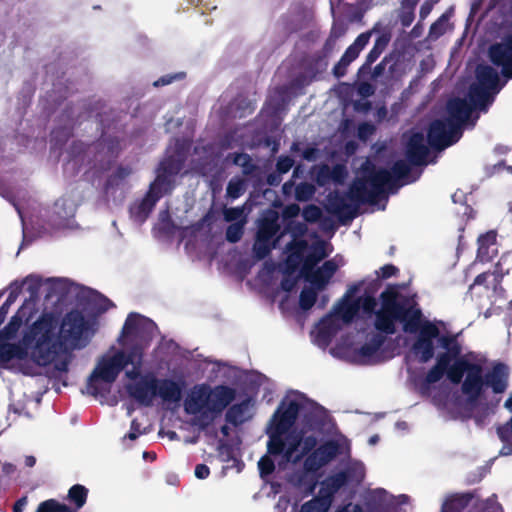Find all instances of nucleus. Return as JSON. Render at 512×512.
Instances as JSON below:
<instances>
[{"mask_svg":"<svg viewBox=\"0 0 512 512\" xmlns=\"http://www.w3.org/2000/svg\"><path fill=\"white\" fill-rule=\"evenodd\" d=\"M96 327L94 317H85L80 312L68 314L60 327L52 317H43L25 336L24 349L10 343L0 346V361L8 364L30 356L40 365L54 363L56 368L63 369L68 352L86 345Z\"/></svg>","mask_w":512,"mask_h":512,"instance_id":"1","label":"nucleus"},{"mask_svg":"<svg viewBox=\"0 0 512 512\" xmlns=\"http://www.w3.org/2000/svg\"><path fill=\"white\" fill-rule=\"evenodd\" d=\"M478 84L474 86L470 94V102L454 100L448 104L450 118L447 122H434L429 130L428 139L420 133H413L407 141V153L414 163H421L427 152V144L436 148L451 145L457 134L458 126L470 115L493 90L498 81L497 73L489 66H480L477 69Z\"/></svg>","mask_w":512,"mask_h":512,"instance_id":"2","label":"nucleus"},{"mask_svg":"<svg viewBox=\"0 0 512 512\" xmlns=\"http://www.w3.org/2000/svg\"><path fill=\"white\" fill-rule=\"evenodd\" d=\"M402 297L393 291L382 294V307L377 313L376 328L386 333L394 332L396 322L403 323L406 332L415 333L413 355L422 362L428 361L434 352L435 344H446V339L439 336L437 327L421 318L420 311L412 301L402 303Z\"/></svg>","mask_w":512,"mask_h":512,"instance_id":"3","label":"nucleus"},{"mask_svg":"<svg viewBox=\"0 0 512 512\" xmlns=\"http://www.w3.org/2000/svg\"><path fill=\"white\" fill-rule=\"evenodd\" d=\"M444 372L456 383L465 373L463 392L471 399L479 397L486 386H490L495 393H501L507 387L508 368L504 364H496L483 380L480 365L472 361L470 356L458 357L454 349H449L446 355L440 357L436 367L429 372L427 380L435 382Z\"/></svg>","mask_w":512,"mask_h":512,"instance_id":"4","label":"nucleus"},{"mask_svg":"<svg viewBox=\"0 0 512 512\" xmlns=\"http://www.w3.org/2000/svg\"><path fill=\"white\" fill-rule=\"evenodd\" d=\"M328 244L312 234L295 238L287 249L285 273L294 279L305 276L306 280L318 288H323L343 264L342 259L334 258L325 262L316 272L312 267L329 254Z\"/></svg>","mask_w":512,"mask_h":512,"instance_id":"5","label":"nucleus"},{"mask_svg":"<svg viewBox=\"0 0 512 512\" xmlns=\"http://www.w3.org/2000/svg\"><path fill=\"white\" fill-rule=\"evenodd\" d=\"M299 409L298 397H287L281 403L268 427L270 455L282 456L288 462H296L315 445V439L311 434L297 431L287 433Z\"/></svg>","mask_w":512,"mask_h":512,"instance_id":"6","label":"nucleus"},{"mask_svg":"<svg viewBox=\"0 0 512 512\" xmlns=\"http://www.w3.org/2000/svg\"><path fill=\"white\" fill-rule=\"evenodd\" d=\"M375 307V300L367 293H361L359 287L350 288L343 298L333 307L313 330V339L317 345L326 347L345 324L361 314H369Z\"/></svg>","mask_w":512,"mask_h":512,"instance_id":"7","label":"nucleus"},{"mask_svg":"<svg viewBox=\"0 0 512 512\" xmlns=\"http://www.w3.org/2000/svg\"><path fill=\"white\" fill-rule=\"evenodd\" d=\"M141 363L142 356L138 350H133L128 355L117 351L109 352L98 361L90 377V388L97 393L105 391L121 369H125L127 377L135 379L140 373Z\"/></svg>","mask_w":512,"mask_h":512,"instance_id":"8","label":"nucleus"},{"mask_svg":"<svg viewBox=\"0 0 512 512\" xmlns=\"http://www.w3.org/2000/svg\"><path fill=\"white\" fill-rule=\"evenodd\" d=\"M232 390L225 387H217L213 390L206 386L194 387L185 401V409L188 413L196 415L204 424L221 412L232 400Z\"/></svg>","mask_w":512,"mask_h":512,"instance_id":"9","label":"nucleus"},{"mask_svg":"<svg viewBox=\"0 0 512 512\" xmlns=\"http://www.w3.org/2000/svg\"><path fill=\"white\" fill-rule=\"evenodd\" d=\"M180 171L181 161L179 158H170L161 163L157 170L156 179L151 184L150 190L141 204L143 218L146 217L161 197L172 191Z\"/></svg>","mask_w":512,"mask_h":512,"instance_id":"10","label":"nucleus"},{"mask_svg":"<svg viewBox=\"0 0 512 512\" xmlns=\"http://www.w3.org/2000/svg\"><path fill=\"white\" fill-rule=\"evenodd\" d=\"M381 343L378 339L372 345H360V343L350 339V336H342L332 347L333 355L345 358L357 363H371L375 361L376 351Z\"/></svg>","mask_w":512,"mask_h":512,"instance_id":"11","label":"nucleus"},{"mask_svg":"<svg viewBox=\"0 0 512 512\" xmlns=\"http://www.w3.org/2000/svg\"><path fill=\"white\" fill-rule=\"evenodd\" d=\"M349 445L346 439L339 438L336 442H327L318 447L305 461L308 470H315L326 464L337 454L346 453Z\"/></svg>","mask_w":512,"mask_h":512,"instance_id":"12","label":"nucleus"},{"mask_svg":"<svg viewBox=\"0 0 512 512\" xmlns=\"http://www.w3.org/2000/svg\"><path fill=\"white\" fill-rule=\"evenodd\" d=\"M344 483V476L330 478L321 483L318 496L302 506L301 512H326L331 504V496Z\"/></svg>","mask_w":512,"mask_h":512,"instance_id":"13","label":"nucleus"},{"mask_svg":"<svg viewBox=\"0 0 512 512\" xmlns=\"http://www.w3.org/2000/svg\"><path fill=\"white\" fill-rule=\"evenodd\" d=\"M153 330L154 324L149 319L138 314H130L122 330V339L124 344H126L128 338L146 340L148 334Z\"/></svg>","mask_w":512,"mask_h":512,"instance_id":"14","label":"nucleus"},{"mask_svg":"<svg viewBox=\"0 0 512 512\" xmlns=\"http://www.w3.org/2000/svg\"><path fill=\"white\" fill-rule=\"evenodd\" d=\"M390 180L388 172L380 171L366 180L359 179L355 182L352 192L358 199H365L367 195L379 191Z\"/></svg>","mask_w":512,"mask_h":512,"instance_id":"15","label":"nucleus"},{"mask_svg":"<svg viewBox=\"0 0 512 512\" xmlns=\"http://www.w3.org/2000/svg\"><path fill=\"white\" fill-rule=\"evenodd\" d=\"M276 215L272 213L270 218L260 223L257 240L254 245V250L258 257H264L271 249L270 240L277 231Z\"/></svg>","mask_w":512,"mask_h":512,"instance_id":"16","label":"nucleus"},{"mask_svg":"<svg viewBox=\"0 0 512 512\" xmlns=\"http://www.w3.org/2000/svg\"><path fill=\"white\" fill-rule=\"evenodd\" d=\"M492 62L502 67V72L507 77H512V39L509 44L494 45L490 49Z\"/></svg>","mask_w":512,"mask_h":512,"instance_id":"17","label":"nucleus"},{"mask_svg":"<svg viewBox=\"0 0 512 512\" xmlns=\"http://www.w3.org/2000/svg\"><path fill=\"white\" fill-rule=\"evenodd\" d=\"M369 37V34H361L358 36L355 42L346 50L341 59V63L348 64L353 61L358 56L359 52L367 45Z\"/></svg>","mask_w":512,"mask_h":512,"instance_id":"18","label":"nucleus"},{"mask_svg":"<svg viewBox=\"0 0 512 512\" xmlns=\"http://www.w3.org/2000/svg\"><path fill=\"white\" fill-rule=\"evenodd\" d=\"M252 404L250 401L240 406H234L230 409L228 417L234 423H242L251 416Z\"/></svg>","mask_w":512,"mask_h":512,"instance_id":"19","label":"nucleus"},{"mask_svg":"<svg viewBox=\"0 0 512 512\" xmlns=\"http://www.w3.org/2000/svg\"><path fill=\"white\" fill-rule=\"evenodd\" d=\"M308 283L309 285L303 288L300 295V306L303 309H309L313 306L316 300L317 291L321 289L316 285L311 284L310 282Z\"/></svg>","mask_w":512,"mask_h":512,"instance_id":"20","label":"nucleus"},{"mask_svg":"<svg viewBox=\"0 0 512 512\" xmlns=\"http://www.w3.org/2000/svg\"><path fill=\"white\" fill-rule=\"evenodd\" d=\"M36 512H72L66 505L53 499L46 500L39 504Z\"/></svg>","mask_w":512,"mask_h":512,"instance_id":"21","label":"nucleus"},{"mask_svg":"<svg viewBox=\"0 0 512 512\" xmlns=\"http://www.w3.org/2000/svg\"><path fill=\"white\" fill-rule=\"evenodd\" d=\"M87 490L81 485H75L69 490V498L75 502L78 508L85 504Z\"/></svg>","mask_w":512,"mask_h":512,"instance_id":"22","label":"nucleus"},{"mask_svg":"<svg viewBox=\"0 0 512 512\" xmlns=\"http://www.w3.org/2000/svg\"><path fill=\"white\" fill-rule=\"evenodd\" d=\"M23 310H20L9 322L8 326L5 328V335L4 337L6 339H10L14 336V334L18 331L20 326L22 325L23 321Z\"/></svg>","mask_w":512,"mask_h":512,"instance_id":"23","label":"nucleus"},{"mask_svg":"<svg viewBox=\"0 0 512 512\" xmlns=\"http://www.w3.org/2000/svg\"><path fill=\"white\" fill-rule=\"evenodd\" d=\"M462 499L459 496H449L445 499L441 512H459Z\"/></svg>","mask_w":512,"mask_h":512,"instance_id":"24","label":"nucleus"},{"mask_svg":"<svg viewBox=\"0 0 512 512\" xmlns=\"http://www.w3.org/2000/svg\"><path fill=\"white\" fill-rule=\"evenodd\" d=\"M110 302L106 298L101 295L95 294L93 296V302L91 303V307L93 310H96L97 313L105 312L110 307Z\"/></svg>","mask_w":512,"mask_h":512,"instance_id":"25","label":"nucleus"},{"mask_svg":"<svg viewBox=\"0 0 512 512\" xmlns=\"http://www.w3.org/2000/svg\"><path fill=\"white\" fill-rule=\"evenodd\" d=\"M314 194V187L310 184H301L296 188L298 200H308Z\"/></svg>","mask_w":512,"mask_h":512,"instance_id":"26","label":"nucleus"},{"mask_svg":"<svg viewBox=\"0 0 512 512\" xmlns=\"http://www.w3.org/2000/svg\"><path fill=\"white\" fill-rule=\"evenodd\" d=\"M259 470L262 475L269 474L274 469V464L269 456H264L258 462Z\"/></svg>","mask_w":512,"mask_h":512,"instance_id":"27","label":"nucleus"},{"mask_svg":"<svg viewBox=\"0 0 512 512\" xmlns=\"http://www.w3.org/2000/svg\"><path fill=\"white\" fill-rule=\"evenodd\" d=\"M242 233V225L236 223L231 225L227 230V238L232 242L239 240Z\"/></svg>","mask_w":512,"mask_h":512,"instance_id":"28","label":"nucleus"},{"mask_svg":"<svg viewBox=\"0 0 512 512\" xmlns=\"http://www.w3.org/2000/svg\"><path fill=\"white\" fill-rule=\"evenodd\" d=\"M498 434L503 441H510L512 439V417L510 422L498 428Z\"/></svg>","mask_w":512,"mask_h":512,"instance_id":"29","label":"nucleus"},{"mask_svg":"<svg viewBox=\"0 0 512 512\" xmlns=\"http://www.w3.org/2000/svg\"><path fill=\"white\" fill-rule=\"evenodd\" d=\"M320 215L321 211L316 206H309L303 212V216L307 221H315L320 217Z\"/></svg>","mask_w":512,"mask_h":512,"instance_id":"30","label":"nucleus"},{"mask_svg":"<svg viewBox=\"0 0 512 512\" xmlns=\"http://www.w3.org/2000/svg\"><path fill=\"white\" fill-rule=\"evenodd\" d=\"M227 221L241 220L243 210L240 208H228L224 212Z\"/></svg>","mask_w":512,"mask_h":512,"instance_id":"31","label":"nucleus"},{"mask_svg":"<svg viewBox=\"0 0 512 512\" xmlns=\"http://www.w3.org/2000/svg\"><path fill=\"white\" fill-rule=\"evenodd\" d=\"M242 190V182L240 181H231L227 188V193L233 197L236 198L239 196L240 192Z\"/></svg>","mask_w":512,"mask_h":512,"instance_id":"32","label":"nucleus"},{"mask_svg":"<svg viewBox=\"0 0 512 512\" xmlns=\"http://www.w3.org/2000/svg\"><path fill=\"white\" fill-rule=\"evenodd\" d=\"M293 166V160L289 157L280 158L277 163V168L281 173H286Z\"/></svg>","mask_w":512,"mask_h":512,"instance_id":"33","label":"nucleus"},{"mask_svg":"<svg viewBox=\"0 0 512 512\" xmlns=\"http://www.w3.org/2000/svg\"><path fill=\"white\" fill-rule=\"evenodd\" d=\"M194 473L198 479H205L208 477L210 471L207 466L200 464L196 466Z\"/></svg>","mask_w":512,"mask_h":512,"instance_id":"34","label":"nucleus"},{"mask_svg":"<svg viewBox=\"0 0 512 512\" xmlns=\"http://www.w3.org/2000/svg\"><path fill=\"white\" fill-rule=\"evenodd\" d=\"M299 211H300L299 206H298V205L293 204V205L288 206V207L284 210V216H285L286 218H291V217H294V216L298 215Z\"/></svg>","mask_w":512,"mask_h":512,"instance_id":"35","label":"nucleus"},{"mask_svg":"<svg viewBox=\"0 0 512 512\" xmlns=\"http://www.w3.org/2000/svg\"><path fill=\"white\" fill-rule=\"evenodd\" d=\"M372 132H373V127L370 125H367V124L362 125L359 128V136L362 138L367 137Z\"/></svg>","mask_w":512,"mask_h":512,"instance_id":"36","label":"nucleus"},{"mask_svg":"<svg viewBox=\"0 0 512 512\" xmlns=\"http://www.w3.org/2000/svg\"><path fill=\"white\" fill-rule=\"evenodd\" d=\"M381 273L383 278H388L395 273V268L393 266H384L381 268Z\"/></svg>","mask_w":512,"mask_h":512,"instance_id":"37","label":"nucleus"},{"mask_svg":"<svg viewBox=\"0 0 512 512\" xmlns=\"http://www.w3.org/2000/svg\"><path fill=\"white\" fill-rule=\"evenodd\" d=\"M26 503H27V501H26V499H25V498H23V499L19 500V501L15 504V506H14V512H22V510H23V509L25 508V506H26Z\"/></svg>","mask_w":512,"mask_h":512,"instance_id":"38","label":"nucleus"},{"mask_svg":"<svg viewBox=\"0 0 512 512\" xmlns=\"http://www.w3.org/2000/svg\"><path fill=\"white\" fill-rule=\"evenodd\" d=\"M336 512H360V508L357 505L349 504L344 509Z\"/></svg>","mask_w":512,"mask_h":512,"instance_id":"39","label":"nucleus"},{"mask_svg":"<svg viewBox=\"0 0 512 512\" xmlns=\"http://www.w3.org/2000/svg\"><path fill=\"white\" fill-rule=\"evenodd\" d=\"M24 462L27 467H32L34 466L36 460L33 456H26Z\"/></svg>","mask_w":512,"mask_h":512,"instance_id":"40","label":"nucleus"},{"mask_svg":"<svg viewBox=\"0 0 512 512\" xmlns=\"http://www.w3.org/2000/svg\"><path fill=\"white\" fill-rule=\"evenodd\" d=\"M504 406L512 412V395L506 400Z\"/></svg>","mask_w":512,"mask_h":512,"instance_id":"41","label":"nucleus"},{"mask_svg":"<svg viewBox=\"0 0 512 512\" xmlns=\"http://www.w3.org/2000/svg\"><path fill=\"white\" fill-rule=\"evenodd\" d=\"M140 432H136L134 429L128 434L129 439L134 440L137 438Z\"/></svg>","mask_w":512,"mask_h":512,"instance_id":"42","label":"nucleus"},{"mask_svg":"<svg viewBox=\"0 0 512 512\" xmlns=\"http://www.w3.org/2000/svg\"><path fill=\"white\" fill-rule=\"evenodd\" d=\"M293 284H289L288 280L283 282V288L285 290H290L292 288Z\"/></svg>","mask_w":512,"mask_h":512,"instance_id":"43","label":"nucleus"},{"mask_svg":"<svg viewBox=\"0 0 512 512\" xmlns=\"http://www.w3.org/2000/svg\"><path fill=\"white\" fill-rule=\"evenodd\" d=\"M363 476V468L361 466H359V471H358V474H357V478H361Z\"/></svg>","mask_w":512,"mask_h":512,"instance_id":"44","label":"nucleus"},{"mask_svg":"<svg viewBox=\"0 0 512 512\" xmlns=\"http://www.w3.org/2000/svg\"><path fill=\"white\" fill-rule=\"evenodd\" d=\"M170 82H171V80H170V79H164V78H163V79H161V84H162V85L168 84V83H170Z\"/></svg>","mask_w":512,"mask_h":512,"instance_id":"45","label":"nucleus"},{"mask_svg":"<svg viewBox=\"0 0 512 512\" xmlns=\"http://www.w3.org/2000/svg\"><path fill=\"white\" fill-rule=\"evenodd\" d=\"M376 440H377V439H376V437H372V438L370 439V443H371V444H374V443H376Z\"/></svg>","mask_w":512,"mask_h":512,"instance_id":"46","label":"nucleus"},{"mask_svg":"<svg viewBox=\"0 0 512 512\" xmlns=\"http://www.w3.org/2000/svg\"><path fill=\"white\" fill-rule=\"evenodd\" d=\"M437 26H438V24H435L434 26H432V29H431V30H432V32H433V33H434V32H435V30L437 29Z\"/></svg>","mask_w":512,"mask_h":512,"instance_id":"47","label":"nucleus"},{"mask_svg":"<svg viewBox=\"0 0 512 512\" xmlns=\"http://www.w3.org/2000/svg\"><path fill=\"white\" fill-rule=\"evenodd\" d=\"M305 157H306L307 159H310V158H311V155H310L309 153H306V154H305Z\"/></svg>","mask_w":512,"mask_h":512,"instance_id":"48","label":"nucleus"},{"mask_svg":"<svg viewBox=\"0 0 512 512\" xmlns=\"http://www.w3.org/2000/svg\"><path fill=\"white\" fill-rule=\"evenodd\" d=\"M242 158H245V157L244 156L239 157L238 159H236V162H239Z\"/></svg>","mask_w":512,"mask_h":512,"instance_id":"49","label":"nucleus"},{"mask_svg":"<svg viewBox=\"0 0 512 512\" xmlns=\"http://www.w3.org/2000/svg\"><path fill=\"white\" fill-rule=\"evenodd\" d=\"M362 93H366L367 91L364 89V87L361 88Z\"/></svg>","mask_w":512,"mask_h":512,"instance_id":"50","label":"nucleus"}]
</instances>
